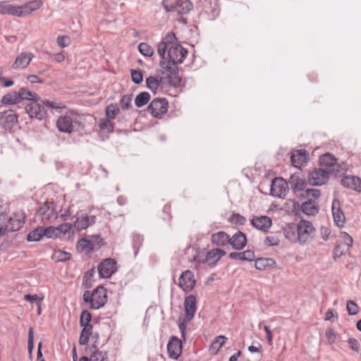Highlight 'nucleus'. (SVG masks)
<instances>
[{
    "label": "nucleus",
    "instance_id": "nucleus-1",
    "mask_svg": "<svg viewBox=\"0 0 361 361\" xmlns=\"http://www.w3.org/2000/svg\"><path fill=\"white\" fill-rule=\"evenodd\" d=\"M180 44L173 32H169L158 44L157 52L161 57L159 66L166 73L169 85L180 86L178 65L180 64Z\"/></svg>",
    "mask_w": 361,
    "mask_h": 361
},
{
    "label": "nucleus",
    "instance_id": "nucleus-2",
    "mask_svg": "<svg viewBox=\"0 0 361 361\" xmlns=\"http://www.w3.org/2000/svg\"><path fill=\"white\" fill-rule=\"evenodd\" d=\"M226 252L221 249L216 248L208 252L204 250L197 251L193 257L194 261L199 264H206L208 266H214Z\"/></svg>",
    "mask_w": 361,
    "mask_h": 361
},
{
    "label": "nucleus",
    "instance_id": "nucleus-3",
    "mask_svg": "<svg viewBox=\"0 0 361 361\" xmlns=\"http://www.w3.org/2000/svg\"><path fill=\"white\" fill-rule=\"evenodd\" d=\"M296 233L298 243L304 245L313 240L316 229L311 222L302 219L296 225Z\"/></svg>",
    "mask_w": 361,
    "mask_h": 361
},
{
    "label": "nucleus",
    "instance_id": "nucleus-4",
    "mask_svg": "<svg viewBox=\"0 0 361 361\" xmlns=\"http://www.w3.org/2000/svg\"><path fill=\"white\" fill-rule=\"evenodd\" d=\"M197 310V299L194 295L185 297L184 300V316L182 318V343L185 341V324L190 322L194 317Z\"/></svg>",
    "mask_w": 361,
    "mask_h": 361
},
{
    "label": "nucleus",
    "instance_id": "nucleus-5",
    "mask_svg": "<svg viewBox=\"0 0 361 361\" xmlns=\"http://www.w3.org/2000/svg\"><path fill=\"white\" fill-rule=\"evenodd\" d=\"M25 110L30 118L42 121L47 117V110L44 109V106L42 105L40 97L38 99H36L27 104L25 106Z\"/></svg>",
    "mask_w": 361,
    "mask_h": 361
},
{
    "label": "nucleus",
    "instance_id": "nucleus-6",
    "mask_svg": "<svg viewBox=\"0 0 361 361\" xmlns=\"http://www.w3.org/2000/svg\"><path fill=\"white\" fill-rule=\"evenodd\" d=\"M169 102L166 98L154 99L147 106V111L154 118H161L168 111Z\"/></svg>",
    "mask_w": 361,
    "mask_h": 361
},
{
    "label": "nucleus",
    "instance_id": "nucleus-7",
    "mask_svg": "<svg viewBox=\"0 0 361 361\" xmlns=\"http://www.w3.org/2000/svg\"><path fill=\"white\" fill-rule=\"evenodd\" d=\"M18 122V116L13 109L0 112V128L4 130H11Z\"/></svg>",
    "mask_w": 361,
    "mask_h": 361
},
{
    "label": "nucleus",
    "instance_id": "nucleus-8",
    "mask_svg": "<svg viewBox=\"0 0 361 361\" xmlns=\"http://www.w3.org/2000/svg\"><path fill=\"white\" fill-rule=\"evenodd\" d=\"M117 270L116 262L114 259L107 258L98 266V273L100 278H110Z\"/></svg>",
    "mask_w": 361,
    "mask_h": 361
},
{
    "label": "nucleus",
    "instance_id": "nucleus-9",
    "mask_svg": "<svg viewBox=\"0 0 361 361\" xmlns=\"http://www.w3.org/2000/svg\"><path fill=\"white\" fill-rule=\"evenodd\" d=\"M332 170L316 169L310 173L308 182L312 185H320L326 183L329 179V174Z\"/></svg>",
    "mask_w": 361,
    "mask_h": 361
},
{
    "label": "nucleus",
    "instance_id": "nucleus-10",
    "mask_svg": "<svg viewBox=\"0 0 361 361\" xmlns=\"http://www.w3.org/2000/svg\"><path fill=\"white\" fill-rule=\"evenodd\" d=\"M288 184L281 178H276L271 182L270 193L272 196L284 198L288 192Z\"/></svg>",
    "mask_w": 361,
    "mask_h": 361
},
{
    "label": "nucleus",
    "instance_id": "nucleus-11",
    "mask_svg": "<svg viewBox=\"0 0 361 361\" xmlns=\"http://www.w3.org/2000/svg\"><path fill=\"white\" fill-rule=\"evenodd\" d=\"M37 214L42 221H49L57 214L54 202H44L37 209Z\"/></svg>",
    "mask_w": 361,
    "mask_h": 361
},
{
    "label": "nucleus",
    "instance_id": "nucleus-12",
    "mask_svg": "<svg viewBox=\"0 0 361 361\" xmlns=\"http://www.w3.org/2000/svg\"><path fill=\"white\" fill-rule=\"evenodd\" d=\"M73 123L81 125L78 121H73V118L68 116H61L56 121V126L60 132L66 133H71L73 130Z\"/></svg>",
    "mask_w": 361,
    "mask_h": 361
},
{
    "label": "nucleus",
    "instance_id": "nucleus-13",
    "mask_svg": "<svg viewBox=\"0 0 361 361\" xmlns=\"http://www.w3.org/2000/svg\"><path fill=\"white\" fill-rule=\"evenodd\" d=\"M107 302L106 290L103 286H99L94 290V300L91 308L98 310Z\"/></svg>",
    "mask_w": 361,
    "mask_h": 361
},
{
    "label": "nucleus",
    "instance_id": "nucleus-14",
    "mask_svg": "<svg viewBox=\"0 0 361 361\" xmlns=\"http://www.w3.org/2000/svg\"><path fill=\"white\" fill-rule=\"evenodd\" d=\"M167 353L169 358L178 360L180 356V339L176 336H172L167 344Z\"/></svg>",
    "mask_w": 361,
    "mask_h": 361
},
{
    "label": "nucleus",
    "instance_id": "nucleus-15",
    "mask_svg": "<svg viewBox=\"0 0 361 361\" xmlns=\"http://www.w3.org/2000/svg\"><path fill=\"white\" fill-rule=\"evenodd\" d=\"M331 211L335 224L339 227H343L345 222V216L341 209L340 202L336 199L332 202Z\"/></svg>",
    "mask_w": 361,
    "mask_h": 361
},
{
    "label": "nucleus",
    "instance_id": "nucleus-16",
    "mask_svg": "<svg viewBox=\"0 0 361 361\" xmlns=\"http://www.w3.org/2000/svg\"><path fill=\"white\" fill-rule=\"evenodd\" d=\"M252 225L257 229L266 232L271 226V219L267 216H254L251 220Z\"/></svg>",
    "mask_w": 361,
    "mask_h": 361
},
{
    "label": "nucleus",
    "instance_id": "nucleus-17",
    "mask_svg": "<svg viewBox=\"0 0 361 361\" xmlns=\"http://www.w3.org/2000/svg\"><path fill=\"white\" fill-rule=\"evenodd\" d=\"M43 3L41 0H34L27 2L24 5L18 6L20 8L19 11V17L25 16L30 14L32 11H35L41 8Z\"/></svg>",
    "mask_w": 361,
    "mask_h": 361
},
{
    "label": "nucleus",
    "instance_id": "nucleus-18",
    "mask_svg": "<svg viewBox=\"0 0 361 361\" xmlns=\"http://www.w3.org/2000/svg\"><path fill=\"white\" fill-rule=\"evenodd\" d=\"M96 216L85 215L81 217H77L73 223V226L77 231L86 229L89 226L93 225L96 222Z\"/></svg>",
    "mask_w": 361,
    "mask_h": 361
},
{
    "label": "nucleus",
    "instance_id": "nucleus-19",
    "mask_svg": "<svg viewBox=\"0 0 361 361\" xmlns=\"http://www.w3.org/2000/svg\"><path fill=\"white\" fill-rule=\"evenodd\" d=\"M26 215L24 212L19 211L16 212L13 216H11L8 219L11 226V231H17L20 230L25 224Z\"/></svg>",
    "mask_w": 361,
    "mask_h": 361
},
{
    "label": "nucleus",
    "instance_id": "nucleus-20",
    "mask_svg": "<svg viewBox=\"0 0 361 361\" xmlns=\"http://www.w3.org/2000/svg\"><path fill=\"white\" fill-rule=\"evenodd\" d=\"M32 57V54H26L22 52L16 57L14 63L11 66V68L13 69H17L18 68H25L30 63Z\"/></svg>",
    "mask_w": 361,
    "mask_h": 361
},
{
    "label": "nucleus",
    "instance_id": "nucleus-21",
    "mask_svg": "<svg viewBox=\"0 0 361 361\" xmlns=\"http://www.w3.org/2000/svg\"><path fill=\"white\" fill-rule=\"evenodd\" d=\"M307 154L305 149H300L293 152L290 156V161L293 166L300 167L307 162Z\"/></svg>",
    "mask_w": 361,
    "mask_h": 361
},
{
    "label": "nucleus",
    "instance_id": "nucleus-22",
    "mask_svg": "<svg viewBox=\"0 0 361 361\" xmlns=\"http://www.w3.org/2000/svg\"><path fill=\"white\" fill-rule=\"evenodd\" d=\"M195 285L194 274L188 270L182 272V290L184 291L191 290Z\"/></svg>",
    "mask_w": 361,
    "mask_h": 361
},
{
    "label": "nucleus",
    "instance_id": "nucleus-23",
    "mask_svg": "<svg viewBox=\"0 0 361 361\" xmlns=\"http://www.w3.org/2000/svg\"><path fill=\"white\" fill-rule=\"evenodd\" d=\"M247 243L246 235L239 231L230 238L229 244L235 250L243 249Z\"/></svg>",
    "mask_w": 361,
    "mask_h": 361
},
{
    "label": "nucleus",
    "instance_id": "nucleus-24",
    "mask_svg": "<svg viewBox=\"0 0 361 361\" xmlns=\"http://www.w3.org/2000/svg\"><path fill=\"white\" fill-rule=\"evenodd\" d=\"M342 185L346 188L361 192V179L356 176H345L341 180Z\"/></svg>",
    "mask_w": 361,
    "mask_h": 361
},
{
    "label": "nucleus",
    "instance_id": "nucleus-25",
    "mask_svg": "<svg viewBox=\"0 0 361 361\" xmlns=\"http://www.w3.org/2000/svg\"><path fill=\"white\" fill-rule=\"evenodd\" d=\"M288 182L291 188L295 191H302L306 187L305 180L298 173L291 175Z\"/></svg>",
    "mask_w": 361,
    "mask_h": 361
},
{
    "label": "nucleus",
    "instance_id": "nucleus-26",
    "mask_svg": "<svg viewBox=\"0 0 361 361\" xmlns=\"http://www.w3.org/2000/svg\"><path fill=\"white\" fill-rule=\"evenodd\" d=\"M18 97L19 100V103L22 101H29V102L34 101L35 99H38L39 95L36 92H33L30 91L26 87H20L18 91Z\"/></svg>",
    "mask_w": 361,
    "mask_h": 361
},
{
    "label": "nucleus",
    "instance_id": "nucleus-27",
    "mask_svg": "<svg viewBox=\"0 0 361 361\" xmlns=\"http://www.w3.org/2000/svg\"><path fill=\"white\" fill-rule=\"evenodd\" d=\"M20 9L18 6H13L7 1H0V14L1 15L8 14L19 17L18 10Z\"/></svg>",
    "mask_w": 361,
    "mask_h": 361
},
{
    "label": "nucleus",
    "instance_id": "nucleus-28",
    "mask_svg": "<svg viewBox=\"0 0 361 361\" xmlns=\"http://www.w3.org/2000/svg\"><path fill=\"white\" fill-rule=\"evenodd\" d=\"M229 235L224 231H219L212 236V243L218 246H224L229 243Z\"/></svg>",
    "mask_w": 361,
    "mask_h": 361
},
{
    "label": "nucleus",
    "instance_id": "nucleus-29",
    "mask_svg": "<svg viewBox=\"0 0 361 361\" xmlns=\"http://www.w3.org/2000/svg\"><path fill=\"white\" fill-rule=\"evenodd\" d=\"M301 209L307 215H315L319 212V207L314 201L310 200L302 204Z\"/></svg>",
    "mask_w": 361,
    "mask_h": 361
},
{
    "label": "nucleus",
    "instance_id": "nucleus-30",
    "mask_svg": "<svg viewBox=\"0 0 361 361\" xmlns=\"http://www.w3.org/2000/svg\"><path fill=\"white\" fill-rule=\"evenodd\" d=\"M227 338L224 336H219L215 338L209 346V352L212 355H216L221 348L224 345Z\"/></svg>",
    "mask_w": 361,
    "mask_h": 361
},
{
    "label": "nucleus",
    "instance_id": "nucleus-31",
    "mask_svg": "<svg viewBox=\"0 0 361 361\" xmlns=\"http://www.w3.org/2000/svg\"><path fill=\"white\" fill-rule=\"evenodd\" d=\"M229 257L242 261H252L255 258V254L252 250H246L241 252H231Z\"/></svg>",
    "mask_w": 361,
    "mask_h": 361
},
{
    "label": "nucleus",
    "instance_id": "nucleus-32",
    "mask_svg": "<svg viewBox=\"0 0 361 361\" xmlns=\"http://www.w3.org/2000/svg\"><path fill=\"white\" fill-rule=\"evenodd\" d=\"M3 105H14L19 104L17 91H10L4 95L1 99Z\"/></svg>",
    "mask_w": 361,
    "mask_h": 361
},
{
    "label": "nucleus",
    "instance_id": "nucleus-33",
    "mask_svg": "<svg viewBox=\"0 0 361 361\" xmlns=\"http://www.w3.org/2000/svg\"><path fill=\"white\" fill-rule=\"evenodd\" d=\"M120 114V109L118 107V104L116 103H111L106 106L105 109V118L114 120Z\"/></svg>",
    "mask_w": 361,
    "mask_h": 361
},
{
    "label": "nucleus",
    "instance_id": "nucleus-34",
    "mask_svg": "<svg viewBox=\"0 0 361 361\" xmlns=\"http://www.w3.org/2000/svg\"><path fill=\"white\" fill-rule=\"evenodd\" d=\"M161 80L162 78L159 80L154 76H149L145 80L147 87L154 94H157V90L161 85Z\"/></svg>",
    "mask_w": 361,
    "mask_h": 361
},
{
    "label": "nucleus",
    "instance_id": "nucleus-35",
    "mask_svg": "<svg viewBox=\"0 0 361 361\" xmlns=\"http://www.w3.org/2000/svg\"><path fill=\"white\" fill-rule=\"evenodd\" d=\"M276 262L272 258H258L255 260V267L259 270H265L268 267H273Z\"/></svg>",
    "mask_w": 361,
    "mask_h": 361
},
{
    "label": "nucleus",
    "instance_id": "nucleus-36",
    "mask_svg": "<svg viewBox=\"0 0 361 361\" xmlns=\"http://www.w3.org/2000/svg\"><path fill=\"white\" fill-rule=\"evenodd\" d=\"M91 247H92L91 240L86 238H80L76 245V249L79 252H82L84 251H87V253L93 252L94 251H90Z\"/></svg>",
    "mask_w": 361,
    "mask_h": 361
},
{
    "label": "nucleus",
    "instance_id": "nucleus-37",
    "mask_svg": "<svg viewBox=\"0 0 361 361\" xmlns=\"http://www.w3.org/2000/svg\"><path fill=\"white\" fill-rule=\"evenodd\" d=\"M44 237L42 226H39L32 231H30L27 235V240L28 242H38Z\"/></svg>",
    "mask_w": 361,
    "mask_h": 361
},
{
    "label": "nucleus",
    "instance_id": "nucleus-38",
    "mask_svg": "<svg viewBox=\"0 0 361 361\" xmlns=\"http://www.w3.org/2000/svg\"><path fill=\"white\" fill-rule=\"evenodd\" d=\"M150 97L149 92H142L136 96L135 99V105L138 108L142 107L149 102Z\"/></svg>",
    "mask_w": 361,
    "mask_h": 361
},
{
    "label": "nucleus",
    "instance_id": "nucleus-39",
    "mask_svg": "<svg viewBox=\"0 0 361 361\" xmlns=\"http://www.w3.org/2000/svg\"><path fill=\"white\" fill-rule=\"evenodd\" d=\"M319 162L322 166L328 168L326 170H331V168L336 163V159L332 154L327 153L320 157Z\"/></svg>",
    "mask_w": 361,
    "mask_h": 361
},
{
    "label": "nucleus",
    "instance_id": "nucleus-40",
    "mask_svg": "<svg viewBox=\"0 0 361 361\" xmlns=\"http://www.w3.org/2000/svg\"><path fill=\"white\" fill-rule=\"evenodd\" d=\"M98 126L101 130H106L107 133H113L115 123L110 119L103 118L99 121Z\"/></svg>",
    "mask_w": 361,
    "mask_h": 361
},
{
    "label": "nucleus",
    "instance_id": "nucleus-41",
    "mask_svg": "<svg viewBox=\"0 0 361 361\" xmlns=\"http://www.w3.org/2000/svg\"><path fill=\"white\" fill-rule=\"evenodd\" d=\"M71 257V254L61 250H57L54 251L52 255V259L56 262H66Z\"/></svg>",
    "mask_w": 361,
    "mask_h": 361
},
{
    "label": "nucleus",
    "instance_id": "nucleus-42",
    "mask_svg": "<svg viewBox=\"0 0 361 361\" xmlns=\"http://www.w3.org/2000/svg\"><path fill=\"white\" fill-rule=\"evenodd\" d=\"M284 235L288 240L298 243V233H296V226H289L284 229Z\"/></svg>",
    "mask_w": 361,
    "mask_h": 361
},
{
    "label": "nucleus",
    "instance_id": "nucleus-43",
    "mask_svg": "<svg viewBox=\"0 0 361 361\" xmlns=\"http://www.w3.org/2000/svg\"><path fill=\"white\" fill-rule=\"evenodd\" d=\"M41 103H42V105H43L44 106V109L46 110H47V109H64L66 107L65 105L61 102H56L49 101L47 99H41Z\"/></svg>",
    "mask_w": 361,
    "mask_h": 361
},
{
    "label": "nucleus",
    "instance_id": "nucleus-44",
    "mask_svg": "<svg viewBox=\"0 0 361 361\" xmlns=\"http://www.w3.org/2000/svg\"><path fill=\"white\" fill-rule=\"evenodd\" d=\"M94 274V269L88 270L82 278V286L85 288H90L92 286L93 283V276Z\"/></svg>",
    "mask_w": 361,
    "mask_h": 361
},
{
    "label": "nucleus",
    "instance_id": "nucleus-45",
    "mask_svg": "<svg viewBox=\"0 0 361 361\" xmlns=\"http://www.w3.org/2000/svg\"><path fill=\"white\" fill-rule=\"evenodd\" d=\"M57 227L49 226L42 227L44 236L48 238H57L59 237Z\"/></svg>",
    "mask_w": 361,
    "mask_h": 361
},
{
    "label": "nucleus",
    "instance_id": "nucleus-46",
    "mask_svg": "<svg viewBox=\"0 0 361 361\" xmlns=\"http://www.w3.org/2000/svg\"><path fill=\"white\" fill-rule=\"evenodd\" d=\"M34 349V329L32 327L29 328L28 331V341H27V351L29 357L32 359V351Z\"/></svg>",
    "mask_w": 361,
    "mask_h": 361
},
{
    "label": "nucleus",
    "instance_id": "nucleus-47",
    "mask_svg": "<svg viewBox=\"0 0 361 361\" xmlns=\"http://www.w3.org/2000/svg\"><path fill=\"white\" fill-rule=\"evenodd\" d=\"M138 50L145 56H152L154 54L152 47L145 42H142L138 45Z\"/></svg>",
    "mask_w": 361,
    "mask_h": 361
},
{
    "label": "nucleus",
    "instance_id": "nucleus-48",
    "mask_svg": "<svg viewBox=\"0 0 361 361\" xmlns=\"http://www.w3.org/2000/svg\"><path fill=\"white\" fill-rule=\"evenodd\" d=\"M92 247H90V251H97L104 245V240L99 235H93L92 239L90 240Z\"/></svg>",
    "mask_w": 361,
    "mask_h": 361
},
{
    "label": "nucleus",
    "instance_id": "nucleus-49",
    "mask_svg": "<svg viewBox=\"0 0 361 361\" xmlns=\"http://www.w3.org/2000/svg\"><path fill=\"white\" fill-rule=\"evenodd\" d=\"M131 80L135 85H140L143 81L142 71L140 70L130 69Z\"/></svg>",
    "mask_w": 361,
    "mask_h": 361
},
{
    "label": "nucleus",
    "instance_id": "nucleus-50",
    "mask_svg": "<svg viewBox=\"0 0 361 361\" xmlns=\"http://www.w3.org/2000/svg\"><path fill=\"white\" fill-rule=\"evenodd\" d=\"M132 98L133 94H125L121 97L120 104L123 110H128L132 107Z\"/></svg>",
    "mask_w": 361,
    "mask_h": 361
},
{
    "label": "nucleus",
    "instance_id": "nucleus-51",
    "mask_svg": "<svg viewBox=\"0 0 361 361\" xmlns=\"http://www.w3.org/2000/svg\"><path fill=\"white\" fill-rule=\"evenodd\" d=\"M92 361H108V353L106 351H96L91 354Z\"/></svg>",
    "mask_w": 361,
    "mask_h": 361
},
{
    "label": "nucleus",
    "instance_id": "nucleus-52",
    "mask_svg": "<svg viewBox=\"0 0 361 361\" xmlns=\"http://www.w3.org/2000/svg\"><path fill=\"white\" fill-rule=\"evenodd\" d=\"M92 320V314L87 310H84L82 311L80 317V325L83 326L90 324Z\"/></svg>",
    "mask_w": 361,
    "mask_h": 361
},
{
    "label": "nucleus",
    "instance_id": "nucleus-53",
    "mask_svg": "<svg viewBox=\"0 0 361 361\" xmlns=\"http://www.w3.org/2000/svg\"><path fill=\"white\" fill-rule=\"evenodd\" d=\"M347 311L350 315H355L359 312L357 305L353 300L347 302Z\"/></svg>",
    "mask_w": 361,
    "mask_h": 361
},
{
    "label": "nucleus",
    "instance_id": "nucleus-54",
    "mask_svg": "<svg viewBox=\"0 0 361 361\" xmlns=\"http://www.w3.org/2000/svg\"><path fill=\"white\" fill-rule=\"evenodd\" d=\"M73 226H74L73 224H72L71 223H64V224L59 225L57 227L59 235L60 236L61 234L65 235V234L69 233L71 231V230L72 229Z\"/></svg>",
    "mask_w": 361,
    "mask_h": 361
},
{
    "label": "nucleus",
    "instance_id": "nucleus-55",
    "mask_svg": "<svg viewBox=\"0 0 361 361\" xmlns=\"http://www.w3.org/2000/svg\"><path fill=\"white\" fill-rule=\"evenodd\" d=\"M180 0H176L173 5V4H169V0H163L162 4L166 11H173L176 7L180 6Z\"/></svg>",
    "mask_w": 361,
    "mask_h": 361
},
{
    "label": "nucleus",
    "instance_id": "nucleus-56",
    "mask_svg": "<svg viewBox=\"0 0 361 361\" xmlns=\"http://www.w3.org/2000/svg\"><path fill=\"white\" fill-rule=\"evenodd\" d=\"M342 243L345 245L347 247H351L353 243V238L347 233H342L341 235Z\"/></svg>",
    "mask_w": 361,
    "mask_h": 361
},
{
    "label": "nucleus",
    "instance_id": "nucleus-57",
    "mask_svg": "<svg viewBox=\"0 0 361 361\" xmlns=\"http://www.w3.org/2000/svg\"><path fill=\"white\" fill-rule=\"evenodd\" d=\"M193 9V4L190 0H182V14L187 13Z\"/></svg>",
    "mask_w": 361,
    "mask_h": 361
},
{
    "label": "nucleus",
    "instance_id": "nucleus-58",
    "mask_svg": "<svg viewBox=\"0 0 361 361\" xmlns=\"http://www.w3.org/2000/svg\"><path fill=\"white\" fill-rule=\"evenodd\" d=\"M70 42L71 39L67 36H59L57 37V44L61 48L68 47L70 44Z\"/></svg>",
    "mask_w": 361,
    "mask_h": 361
},
{
    "label": "nucleus",
    "instance_id": "nucleus-59",
    "mask_svg": "<svg viewBox=\"0 0 361 361\" xmlns=\"http://www.w3.org/2000/svg\"><path fill=\"white\" fill-rule=\"evenodd\" d=\"M279 239L276 236H267L264 239V244L267 246H274L279 244Z\"/></svg>",
    "mask_w": 361,
    "mask_h": 361
},
{
    "label": "nucleus",
    "instance_id": "nucleus-60",
    "mask_svg": "<svg viewBox=\"0 0 361 361\" xmlns=\"http://www.w3.org/2000/svg\"><path fill=\"white\" fill-rule=\"evenodd\" d=\"M82 299L85 303H90L91 306L94 300V290L92 292L89 290L85 291Z\"/></svg>",
    "mask_w": 361,
    "mask_h": 361
},
{
    "label": "nucleus",
    "instance_id": "nucleus-61",
    "mask_svg": "<svg viewBox=\"0 0 361 361\" xmlns=\"http://www.w3.org/2000/svg\"><path fill=\"white\" fill-rule=\"evenodd\" d=\"M230 221L232 223L242 225L245 222V219L243 216H240V214H233L230 217Z\"/></svg>",
    "mask_w": 361,
    "mask_h": 361
},
{
    "label": "nucleus",
    "instance_id": "nucleus-62",
    "mask_svg": "<svg viewBox=\"0 0 361 361\" xmlns=\"http://www.w3.org/2000/svg\"><path fill=\"white\" fill-rule=\"evenodd\" d=\"M90 336L80 332L78 343L80 345H85L88 343Z\"/></svg>",
    "mask_w": 361,
    "mask_h": 361
},
{
    "label": "nucleus",
    "instance_id": "nucleus-63",
    "mask_svg": "<svg viewBox=\"0 0 361 361\" xmlns=\"http://www.w3.org/2000/svg\"><path fill=\"white\" fill-rule=\"evenodd\" d=\"M0 82L3 83L5 87H11L14 84V81L12 79L2 76L0 74Z\"/></svg>",
    "mask_w": 361,
    "mask_h": 361
},
{
    "label": "nucleus",
    "instance_id": "nucleus-64",
    "mask_svg": "<svg viewBox=\"0 0 361 361\" xmlns=\"http://www.w3.org/2000/svg\"><path fill=\"white\" fill-rule=\"evenodd\" d=\"M326 338H327L328 341L330 343H333L335 342L336 336V334H335V333L334 332V331L332 329H328L326 331Z\"/></svg>",
    "mask_w": 361,
    "mask_h": 361
}]
</instances>
